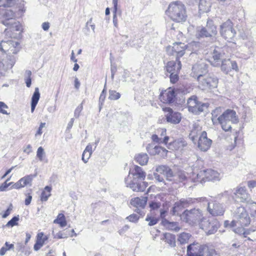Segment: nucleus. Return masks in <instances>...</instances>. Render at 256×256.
<instances>
[{
    "label": "nucleus",
    "instance_id": "obj_55",
    "mask_svg": "<svg viewBox=\"0 0 256 256\" xmlns=\"http://www.w3.org/2000/svg\"><path fill=\"white\" fill-rule=\"evenodd\" d=\"M128 221L133 222H136L140 218V216L136 214H132L126 218Z\"/></svg>",
    "mask_w": 256,
    "mask_h": 256
},
{
    "label": "nucleus",
    "instance_id": "obj_56",
    "mask_svg": "<svg viewBox=\"0 0 256 256\" xmlns=\"http://www.w3.org/2000/svg\"><path fill=\"white\" fill-rule=\"evenodd\" d=\"M161 206V204L160 202H152L150 204V210H157Z\"/></svg>",
    "mask_w": 256,
    "mask_h": 256
},
{
    "label": "nucleus",
    "instance_id": "obj_9",
    "mask_svg": "<svg viewBox=\"0 0 256 256\" xmlns=\"http://www.w3.org/2000/svg\"><path fill=\"white\" fill-rule=\"evenodd\" d=\"M200 228L203 230L207 235L214 234L220 226L218 222L214 218H203L199 223Z\"/></svg>",
    "mask_w": 256,
    "mask_h": 256
},
{
    "label": "nucleus",
    "instance_id": "obj_50",
    "mask_svg": "<svg viewBox=\"0 0 256 256\" xmlns=\"http://www.w3.org/2000/svg\"><path fill=\"white\" fill-rule=\"evenodd\" d=\"M179 72H176L170 73V81L172 84H175L178 80V74Z\"/></svg>",
    "mask_w": 256,
    "mask_h": 256
},
{
    "label": "nucleus",
    "instance_id": "obj_8",
    "mask_svg": "<svg viewBox=\"0 0 256 256\" xmlns=\"http://www.w3.org/2000/svg\"><path fill=\"white\" fill-rule=\"evenodd\" d=\"M197 80L198 86L202 90H208L217 86L218 79L214 76L207 74L202 76H200Z\"/></svg>",
    "mask_w": 256,
    "mask_h": 256
},
{
    "label": "nucleus",
    "instance_id": "obj_53",
    "mask_svg": "<svg viewBox=\"0 0 256 256\" xmlns=\"http://www.w3.org/2000/svg\"><path fill=\"white\" fill-rule=\"evenodd\" d=\"M168 168V167L166 166L160 165L156 167V171L160 174H164Z\"/></svg>",
    "mask_w": 256,
    "mask_h": 256
},
{
    "label": "nucleus",
    "instance_id": "obj_17",
    "mask_svg": "<svg viewBox=\"0 0 256 256\" xmlns=\"http://www.w3.org/2000/svg\"><path fill=\"white\" fill-rule=\"evenodd\" d=\"M208 65L202 60L195 64L192 68L191 75L192 77L198 79L199 77L208 74Z\"/></svg>",
    "mask_w": 256,
    "mask_h": 256
},
{
    "label": "nucleus",
    "instance_id": "obj_45",
    "mask_svg": "<svg viewBox=\"0 0 256 256\" xmlns=\"http://www.w3.org/2000/svg\"><path fill=\"white\" fill-rule=\"evenodd\" d=\"M176 180H174V182L177 183L178 182H183L186 178L185 174L182 172H179L177 174H176Z\"/></svg>",
    "mask_w": 256,
    "mask_h": 256
},
{
    "label": "nucleus",
    "instance_id": "obj_44",
    "mask_svg": "<svg viewBox=\"0 0 256 256\" xmlns=\"http://www.w3.org/2000/svg\"><path fill=\"white\" fill-rule=\"evenodd\" d=\"M164 174L166 176L167 180L169 181L174 182V180H176V174H173L172 170L169 168Z\"/></svg>",
    "mask_w": 256,
    "mask_h": 256
},
{
    "label": "nucleus",
    "instance_id": "obj_10",
    "mask_svg": "<svg viewBox=\"0 0 256 256\" xmlns=\"http://www.w3.org/2000/svg\"><path fill=\"white\" fill-rule=\"evenodd\" d=\"M197 181L203 183L206 181H215L220 180V174L212 169L200 170L197 174Z\"/></svg>",
    "mask_w": 256,
    "mask_h": 256
},
{
    "label": "nucleus",
    "instance_id": "obj_64",
    "mask_svg": "<svg viewBox=\"0 0 256 256\" xmlns=\"http://www.w3.org/2000/svg\"><path fill=\"white\" fill-rule=\"evenodd\" d=\"M26 198L24 200V204L26 206H28L32 201V196L30 194H26Z\"/></svg>",
    "mask_w": 256,
    "mask_h": 256
},
{
    "label": "nucleus",
    "instance_id": "obj_60",
    "mask_svg": "<svg viewBox=\"0 0 256 256\" xmlns=\"http://www.w3.org/2000/svg\"><path fill=\"white\" fill-rule=\"evenodd\" d=\"M12 210V204H10L8 208H7V210L4 212V214L2 215V218H7L10 214Z\"/></svg>",
    "mask_w": 256,
    "mask_h": 256
},
{
    "label": "nucleus",
    "instance_id": "obj_48",
    "mask_svg": "<svg viewBox=\"0 0 256 256\" xmlns=\"http://www.w3.org/2000/svg\"><path fill=\"white\" fill-rule=\"evenodd\" d=\"M226 60H224L222 61L221 68L222 71L226 73H228V72L230 71V64H227Z\"/></svg>",
    "mask_w": 256,
    "mask_h": 256
},
{
    "label": "nucleus",
    "instance_id": "obj_61",
    "mask_svg": "<svg viewBox=\"0 0 256 256\" xmlns=\"http://www.w3.org/2000/svg\"><path fill=\"white\" fill-rule=\"evenodd\" d=\"M152 140L157 144H162V138H160L157 134H152Z\"/></svg>",
    "mask_w": 256,
    "mask_h": 256
},
{
    "label": "nucleus",
    "instance_id": "obj_1",
    "mask_svg": "<svg viewBox=\"0 0 256 256\" xmlns=\"http://www.w3.org/2000/svg\"><path fill=\"white\" fill-rule=\"evenodd\" d=\"M220 111V108H216L212 111V120L213 122L218 121L224 131L228 132L232 129V124L238 122V116L236 111L233 110L228 109L222 114L218 116Z\"/></svg>",
    "mask_w": 256,
    "mask_h": 256
},
{
    "label": "nucleus",
    "instance_id": "obj_24",
    "mask_svg": "<svg viewBox=\"0 0 256 256\" xmlns=\"http://www.w3.org/2000/svg\"><path fill=\"white\" fill-rule=\"evenodd\" d=\"M36 174H29L21 178L16 183L12 186V188L19 189L28 184L32 185V182Z\"/></svg>",
    "mask_w": 256,
    "mask_h": 256
},
{
    "label": "nucleus",
    "instance_id": "obj_54",
    "mask_svg": "<svg viewBox=\"0 0 256 256\" xmlns=\"http://www.w3.org/2000/svg\"><path fill=\"white\" fill-rule=\"evenodd\" d=\"M10 180V178H8L6 181L0 186V192H4L6 190L7 188L10 186L12 182L8 183Z\"/></svg>",
    "mask_w": 256,
    "mask_h": 256
},
{
    "label": "nucleus",
    "instance_id": "obj_42",
    "mask_svg": "<svg viewBox=\"0 0 256 256\" xmlns=\"http://www.w3.org/2000/svg\"><path fill=\"white\" fill-rule=\"evenodd\" d=\"M203 256H220L216 250L208 245V250L204 251Z\"/></svg>",
    "mask_w": 256,
    "mask_h": 256
},
{
    "label": "nucleus",
    "instance_id": "obj_22",
    "mask_svg": "<svg viewBox=\"0 0 256 256\" xmlns=\"http://www.w3.org/2000/svg\"><path fill=\"white\" fill-rule=\"evenodd\" d=\"M212 140L208 138L205 131L201 132L198 142V148L203 152L207 151L210 147Z\"/></svg>",
    "mask_w": 256,
    "mask_h": 256
},
{
    "label": "nucleus",
    "instance_id": "obj_28",
    "mask_svg": "<svg viewBox=\"0 0 256 256\" xmlns=\"http://www.w3.org/2000/svg\"><path fill=\"white\" fill-rule=\"evenodd\" d=\"M147 200L148 198L146 196L136 197L131 200L130 204L134 206L144 208L146 204Z\"/></svg>",
    "mask_w": 256,
    "mask_h": 256
},
{
    "label": "nucleus",
    "instance_id": "obj_7",
    "mask_svg": "<svg viewBox=\"0 0 256 256\" xmlns=\"http://www.w3.org/2000/svg\"><path fill=\"white\" fill-rule=\"evenodd\" d=\"M182 218L186 222L190 225H194L200 223L204 218L203 214L200 210L194 208L190 210H186L182 213Z\"/></svg>",
    "mask_w": 256,
    "mask_h": 256
},
{
    "label": "nucleus",
    "instance_id": "obj_52",
    "mask_svg": "<svg viewBox=\"0 0 256 256\" xmlns=\"http://www.w3.org/2000/svg\"><path fill=\"white\" fill-rule=\"evenodd\" d=\"M146 220L149 222L148 226H152L155 225L156 224H157L158 222V220L156 218L154 217L150 216H147L146 218Z\"/></svg>",
    "mask_w": 256,
    "mask_h": 256
},
{
    "label": "nucleus",
    "instance_id": "obj_58",
    "mask_svg": "<svg viewBox=\"0 0 256 256\" xmlns=\"http://www.w3.org/2000/svg\"><path fill=\"white\" fill-rule=\"evenodd\" d=\"M52 234L54 236V238H58V239L64 238H68V234H66L64 233H62V232H58L56 234H54V232H52Z\"/></svg>",
    "mask_w": 256,
    "mask_h": 256
},
{
    "label": "nucleus",
    "instance_id": "obj_3",
    "mask_svg": "<svg viewBox=\"0 0 256 256\" xmlns=\"http://www.w3.org/2000/svg\"><path fill=\"white\" fill-rule=\"evenodd\" d=\"M166 12L172 20L178 22H184L187 17L184 4L178 1L171 2Z\"/></svg>",
    "mask_w": 256,
    "mask_h": 256
},
{
    "label": "nucleus",
    "instance_id": "obj_35",
    "mask_svg": "<svg viewBox=\"0 0 256 256\" xmlns=\"http://www.w3.org/2000/svg\"><path fill=\"white\" fill-rule=\"evenodd\" d=\"M14 41L12 40H8L7 41L2 40L0 43V50L1 51L4 52H6L10 51V47L12 46V43H13Z\"/></svg>",
    "mask_w": 256,
    "mask_h": 256
},
{
    "label": "nucleus",
    "instance_id": "obj_16",
    "mask_svg": "<svg viewBox=\"0 0 256 256\" xmlns=\"http://www.w3.org/2000/svg\"><path fill=\"white\" fill-rule=\"evenodd\" d=\"M207 250V244L200 245L194 243L188 246L187 255L188 256H203L204 251Z\"/></svg>",
    "mask_w": 256,
    "mask_h": 256
},
{
    "label": "nucleus",
    "instance_id": "obj_36",
    "mask_svg": "<svg viewBox=\"0 0 256 256\" xmlns=\"http://www.w3.org/2000/svg\"><path fill=\"white\" fill-rule=\"evenodd\" d=\"M12 45L10 47V51L8 52V54H16L20 50V43L18 42H14Z\"/></svg>",
    "mask_w": 256,
    "mask_h": 256
},
{
    "label": "nucleus",
    "instance_id": "obj_46",
    "mask_svg": "<svg viewBox=\"0 0 256 256\" xmlns=\"http://www.w3.org/2000/svg\"><path fill=\"white\" fill-rule=\"evenodd\" d=\"M36 156L40 161L44 160V157L45 156V152L44 148L42 146L38 148L36 152Z\"/></svg>",
    "mask_w": 256,
    "mask_h": 256
},
{
    "label": "nucleus",
    "instance_id": "obj_6",
    "mask_svg": "<svg viewBox=\"0 0 256 256\" xmlns=\"http://www.w3.org/2000/svg\"><path fill=\"white\" fill-rule=\"evenodd\" d=\"M218 33L216 26L214 24V22L208 19L207 20L206 27L199 26L196 28L194 36L196 38L212 37L216 35Z\"/></svg>",
    "mask_w": 256,
    "mask_h": 256
},
{
    "label": "nucleus",
    "instance_id": "obj_23",
    "mask_svg": "<svg viewBox=\"0 0 256 256\" xmlns=\"http://www.w3.org/2000/svg\"><path fill=\"white\" fill-rule=\"evenodd\" d=\"M16 62L14 56H9L6 60L0 62V78L4 74L5 72L8 69L12 68Z\"/></svg>",
    "mask_w": 256,
    "mask_h": 256
},
{
    "label": "nucleus",
    "instance_id": "obj_12",
    "mask_svg": "<svg viewBox=\"0 0 256 256\" xmlns=\"http://www.w3.org/2000/svg\"><path fill=\"white\" fill-rule=\"evenodd\" d=\"M234 198L240 202L252 204V199L245 186H239L235 188L234 192Z\"/></svg>",
    "mask_w": 256,
    "mask_h": 256
},
{
    "label": "nucleus",
    "instance_id": "obj_37",
    "mask_svg": "<svg viewBox=\"0 0 256 256\" xmlns=\"http://www.w3.org/2000/svg\"><path fill=\"white\" fill-rule=\"evenodd\" d=\"M10 23L11 24L9 26H7L10 27L12 30L22 31V26L20 22L14 20L11 22Z\"/></svg>",
    "mask_w": 256,
    "mask_h": 256
},
{
    "label": "nucleus",
    "instance_id": "obj_15",
    "mask_svg": "<svg viewBox=\"0 0 256 256\" xmlns=\"http://www.w3.org/2000/svg\"><path fill=\"white\" fill-rule=\"evenodd\" d=\"M229 52L230 51L228 46L216 47L212 53L213 61L210 62L214 66H218L220 65L223 56Z\"/></svg>",
    "mask_w": 256,
    "mask_h": 256
},
{
    "label": "nucleus",
    "instance_id": "obj_13",
    "mask_svg": "<svg viewBox=\"0 0 256 256\" xmlns=\"http://www.w3.org/2000/svg\"><path fill=\"white\" fill-rule=\"evenodd\" d=\"M188 110L195 114H199L204 110V108H207L206 104L201 103L197 100L196 96H192L187 100Z\"/></svg>",
    "mask_w": 256,
    "mask_h": 256
},
{
    "label": "nucleus",
    "instance_id": "obj_33",
    "mask_svg": "<svg viewBox=\"0 0 256 256\" xmlns=\"http://www.w3.org/2000/svg\"><path fill=\"white\" fill-rule=\"evenodd\" d=\"M165 242L172 247L176 246V236L170 233H166L164 235Z\"/></svg>",
    "mask_w": 256,
    "mask_h": 256
},
{
    "label": "nucleus",
    "instance_id": "obj_19",
    "mask_svg": "<svg viewBox=\"0 0 256 256\" xmlns=\"http://www.w3.org/2000/svg\"><path fill=\"white\" fill-rule=\"evenodd\" d=\"M164 110L167 112L165 116L167 122L172 124H178L180 123L182 120L181 114L175 112L170 108H165Z\"/></svg>",
    "mask_w": 256,
    "mask_h": 256
},
{
    "label": "nucleus",
    "instance_id": "obj_18",
    "mask_svg": "<svg viewBox=\"0 0 256 256\" xmlns=\"http://www.w3.org/2000/svg\"><path fill=\"white\" fill-rule=\"evenodd\" d=\"M176 94L174 89L169 88L166 90L162 91L159 98L164 104H172L174 102Z\"/></svg>",
    "mask_w": 256,
    "mask_h": 256
},
{
    "label": "nucleus",
    "instance_id": "obj_57",
    "mask_svg": "<svg viewBox=\"0 0 256 256\" xmlns=\"http://www.w3.org/2000/svg\"><path fill=\"white\" fill-rule=\"evenodd\" d=\"M8 108V106L2 102H0V112L2 114H8L6 109Z\"/></svg>",
    "mask_w": 256,
    "mask_h": 256
},
{
    "label": "nucleus",
    "instance_id": "obj_39",
    "mask_svg": "<svg viewBox=\"0 0 256 256\" xmlns=\"http://www.w3.org/2000/svg\"><path fill=\"white\" fill-rule=\"evenodd\" d=\"M19 216H14L7 224L4 226V227H13L14 226H18V222L19 220Z\"/></svg>",
    "mask_w": 256,
    "mask_h": 256
},
{
    "label": "nucleus",
    "instance_id": "obj_41",
    "mask_svg": "<svg viewBox=\"0 0 256 256\" xmlns=\"http://www.w3.org/2000/svg\"><path fill=\"white\" fill-rule=\"evenodd\" d=\"M197 199L188 198H182L180 200L182 202V204L183 205V206L185 208L188 206L194 203L196 201H197Z\"/></svg>",
    "mask_w": 256,
    "mask_h": 256
},
{
    "label": "nucleus",
    "instance_id": "obj_14",
    "mask_svg": "<svg viewBox=\"0 0 256 256\" xmlns=\"http://www.w3.org/2000/svg\"><path fill=\"white\" fill-rule=\"evenodd\" d=\"M186 50V44L182 42H176L172 46L166 48V52L169 55L176 56V60L183 56Z\"/></svg>",
    "mask_w": 256,
    "mask_h": 256
},
{
    "label": "nucleus",
    "instance_id": "obj_21",
    "mask_svg": "<svg viewBox=\"0 0 256 256\" xmlns=\"http://www.w3.org/2000/svg\"><path fill=\"white\" fill-rule=\"evenodd\" d=\"M146 149L150 154L152 156L157 154L162 158L166 157L168 152L166 148L160 146H154L152 144H148L146 146Z\"/></svg>",
    "mask_w": 256,
    "mask_h": 256
},
{
    "label": "nucleus",
    "instance_id": "obj_11",
    "mask_svg": "<svg viewBox=\"0 0 256 256\" xmlns=\"http://www.w3.org/2000/svg\"><path fill=\"white\" fill-rule=\"evenodd\" d=\"M220 34L228 42L232 40L236 36V31L233 28V24L230 20H228L220 26Z\"/></svg>",
    "mask_w": 256,
    "mask_h": 256
},
{
    "label": "nucleus",
    "instance_id": "obj_32",
    "mask_svg": "<svg viewBox=\"0 0 256 256\" xmlns=\"http://www.w3.org/2000/svg\"><path fill=\"white\" fill-rule=\"evenodd\" d=\"M54 223L60 224L62 228L66 226L67 222L64 215L63 214H59L56 218L54 220Z\"/></svg>",
    "mask_w": 256,
    "mask_h": 256
},
{
    "label": "nucleus",
    "instance_id": "obj_4",
    "mask_svg": "<svg viewBox=\"0 0 256 256\" xmlns=\"http://www.w3.org/2000/svg\"><path fill=\"white\" fill-rule=\"evenodd\" d=\"M234 218L230 222L231 226H246L250 222V218L243 206H240L236 208L234 214Z\"/></svg>",
    "mask_w": 256,
    "mask_h": 256
},
{
    "label": "nucleus",
    "instance_id": "obj_51",
    "mask_svg": "<svg viewBox=\"0 0 256 256\" xmlns=\"http://www.w3.org/2000/svg\"><path fill=\"white\" fill-rule=\"evenodd\" d=\"M226 65H230V70H235L236 71H238V66L236 62V61L234 60H230V59H228L226 60Z\"/></svg>",
    "mask_w": 256,
    "mask_h": 256
},
{
    "label": "nucleus",
    "instance_id": "obj_29",
    "mask_svg": "<svg viewBox=\"0 0 256 256\" xmlns=\"http://www.w3.org/2000/svg\"><path fill=\"white\" fill-rule=\"evenodd\" d=\"M162 224L168 230L178 232L180 230V227L176 222H170L164 218L162 220Z\"/></svg>",
    "mask_w": 256,
    "mask_h": 256
},
{
    "label": "nucleus",
    "instance_id": "obj_34",
    "mask_svg": "<svg viewBox=\"0 0 256 256\" xmlns=\"http://www.w3.org/2000/svg\"><path fill=\"white\" fill-rule=\"evenodd\" d=\"M52 188L50 186H46L44 190L42 192L40 196V200L42 201L46 202L48 198L51 196L50 192Z\"/></svg>",
    "mask_w": 256,
    "mask_h": 256
},
{
    "label": "nucleus",
    "instance_id": "obj_59",
    "mask_svg": "<svg viewBox=\"0 0 256 256\" xmlns=\"http://www.w3.org/2000/svg\"><path fill=\"white\" fill-rule=\"evenodd\" d=\"M106 84H104V88L100 95V98H99V102H100L102 103L106 98Z\"/></svg>",
    "mask_w": 256,
    "mask_h": 256
},
{
    "label": "nucleus",
    "instance_id": "obj_49",
    "mask_svg": "<svg viewBox=\"0 0 256 256\" xmlns=\"http://www.w3.org/2000/svg\"><path fill=\"white\" fill-rule=\"evenodd\" d=\"M83 104L84 101L80 104H79L74 110V116L76 118H79L80 112L83 109Z\"/></svg>",
    "mask_w": 256,
    "mask_h": 256
},
{
    "label": "nucleus",
    "instance_id": "obj_40",
    "mask_svg": "<svg viewBox=\"0 0 256 256\" xmlns=\"http://www.w3.org/2000/svg\"><path fill=\"white\" fill-rule=\"evenodd\" d=\"M40 98V93L38 88H35L34 92L32 94L31 103L34 104H38Z\"/></svg>",
    "mask_w": 256,
    "mask_h": 256
},
{
    "label": "nucleus",
    "instance_id": "obj_26",
    "mask_svg": "<svg viewBox=\"0 0 256 256\" xmlns=\"http://www.w3.org/2000/svg\"><path fill=\"white\" fill-rule=\"evenodd\" d=\"M182 67L181 62L179 60L176 62L170 61L168 62L166 70L168 73L180 72Z\"/></svg>",
    "mask_w": 256,
    "mask_h": 256
},
{
    "label": "nucleus",
    "instance_id": "obj_27",
    "mask_svg": "<svg viewBox=\"0 0 256 256\" xmlns=\"http://www.w3.org/2000/svg\"><path fill=\"white\" fill-rule=\"evenodd\" d=\"M48 239V236H44V234L42 232L38 233L36 236V242L34 246V250L35 251L38 250L44 246V242Z\"/></svg>",
    "mask_w": 256,
    "mask_h": 256
},
{
    "label": "nucleus",
    "instance_id": "obj_63",
    "mask_svg": "<svg viewBox=\"0 0 256 256\" xmlns=\"http://www.w3.org/2000/svg\"><path fill=\"white\" fill-rule=\"evenodd\" d=\"M247 186H248V187L250 190H252V188H256V180H250L248 181Z\"/></svg>",
    "mask_w": 256,
    "mask_h": 256
},
{
    "label": "nucleus",
    "instance_id": "obj_5",
    "mask_svg": "<svg viewBox=\"0 0 256 256\" xmlns=\"http://www.w3.org/2000/svg\"><path fill=\"white\" fill-rule=\"evenodd\" d=\"M14 0H0V18H4L2 23L4 26H9L14 20V13L9 9L4 8L5 7L11 6L14 4Z\"/></svg>",
    "mask_w": 256,
    "mask_h": 256
},
{
    "label": "nucleus",
    "instance_id": "obj_20",
    "mask_svg": "<svg viewBox=\"0 0 256 256\" xmlns=\"http://www.w3.org/2000/svg\"><path fill=\"white\" fill-rule=\"evenodd\" d=\"M208 210L212 216H222L225 211L224 206L216 202H208Z\"/></svg>",
    "mask_w": 256,
    "mask_h": 256
},
{
    "label": "nucleus",
    "instance_id": "obj_2",
    "mask_svg": "<svg viewBox=\"0 0 256 256\" xmlns=\"http://www.w3.org/2000/svg\"><path fill=\"white\" fill-rule=\"evenodd\" d=\"M132 174L134 176L133 180L128 176L125 178L124 182L126 186L130 188L134 191L144 192L147 186L146 183L144 182L146 173L141 167L134 166Z\"/></svg>",
    "mask_w": 256,
    "mask_h": 256
},
{
    "label": "nucleus",
    "instance_id": "obj_62",
    "mask_svg": "<svg viewBox=\"0 0 256 256\" xmlns=\"http://www.w3.org/2000/svg\"><path fill=\"white\" fill-rule=\"evenodd\" d=\"M92 154H89L88 152H86L84 156V152H83L82 154V161L84 162V163L86 164L88 162V160L91 156Z\"/></svg>",
    "mask_w": 256,
    "mask_h": 256
},
{
    "label": "nucleus",
    "instance_id": "obj_47",
    "mask_svg": "<svg viewBox=\"0 0 256 256\" xmlns=\"http://www.w3.org/2000/svg\"><path fill=\"white\" fill-rule=\"evenodd\" d=\"M247 205L249 207L251 214L254 216H256V202H254L252 200V203L248 204Z\"/></svg>",
    "mask_w": 256,
    "mask_h": 256
},
{
    "label": "nucleus",
    "instance_id": "obj_25",
    "mask_svg": "<svg viewBox=\"0 0 256 256\" xmlns=\"http://www.w3.org/2000/svg\"><path fill=\"white\" fill-rule=\"evenodd\" d=\"M194 4L198 6L200 13L207 12L210 10V4L206 0H190Z\"/></svg>",
    "mask_w": 256,
    "mask_h": 256
},
{
    "label": "nucleus",
    "instance_id": "obj_30",
    "mask_svg": "<svg viewBox=\"0 0 256 256\" xmlns=\"http://www.w3.org/2000/svg\"><path fill=\"white\" fill-rule=\"evenodd\" d=\"M148 159V154L145 153L138 154L135 156V160L141 166L146 165Z\"/></svg>",
    "mask_w": 256,
    "mask_h": 256
},
{
    "label": "nucleus",
    "instance_id": "obj_31",
    "mask_svg": "<svg viewBox=\"0 0 256 256\" xmlns=\"http://www.w3.org/2000/svg\"><path fill=\"white\" fill-rule=\"evenodd\" d=\"M200 48V44L199 42L193 41L186 44V50L192 51V52H196Z\"/></svg>",
    "mask_w": 256,
    "mask_h": 256
},
{
    "label": "nucleus",
    "instance_id": "obj_38",
    "mask_svg": "<svg viewBox=\"0 0 256 256\" xmlns=\"http://www.w3.org/2000/svg\"><path fill=\"white\" fill-rule=\"evenodd\" d=\"M190 235L186 232L180 234L178 238V240L181 244H186L188 242Z\"/></svg>",
    "mask_w": 256,
    "mask_h": 256
},
{
    "label": "nucleus",
    "instance_id": "obj_43",
    "mask_svg": "<svg viewBox=\"0 0 256 256\" xmlns=\"http://www.w3.org/2000/svg\"><path fill=\"white\" fill-rule=\"evenodd\" d=\"M121 94L114 90H109L108 98L110 100H117L120 97Z\"/></svg>",
    "mask_w": 256,
    "mask_h": 256
}]
</instances>
